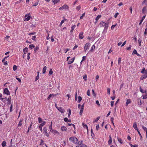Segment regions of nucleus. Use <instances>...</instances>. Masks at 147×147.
<instances>
[{
  "label": "nucleus",
  "mask_w": 147,
  "mask_h": 147,
  "mask_svg": "<svg viewBox=\"0 0 147 147\" xmlns=\"http://www.w3.org/2000/svg\"><path fill=\"white\" fill-rule=\"evenodd\" d=\"M100 27H104V28L103 32H107V30L108 29L109 27L108 23H107L104 22H101L99 24Z\"/></svg>",
  "instance_id": "nucleus-1"
},
{
  "label": "nucleus",
  "mask_w": 147,
  "mask_h": 147,
  "mask_svg": "<svg viewBox=\"0 0 147 147\" xmlns=\"http://www.w3.org/2000/svg\"><path fill=\"white\" fill-rule=\"evenodd\" d=\"M69 140L70 141L72 142L75 144H77L78 143V139L75 137H70L69 138Z\"/></svg>",
  "instance_id": "nucleus-2"
},
{
  "label": "nucleus",
  "mask_w": 147,
  "mask_h": 147,
  "mask_svg": "<svg viewBox=\"0 0 147 147\" xmlns=\"http://www.w3.org/2000/svg\"><path fill=\"white\" fill-rule=\"evenodd\" d=\"M90 46V43H86L84 47V50L85 52H86L89 49Z\"/></svg>",
  "instance_id": "nucleus-3"
},
{
  "label": "nucleus",
  "mask_w": 147,
  "mask_h": 147,
  "mask_svg": "<svg viewBox=\"0 0 147 147\" xmlns=\"http://www.w3.org/2000/svg\"><path fill=\"white\" fill-rule=\"evenodd\" d=\"M25 18L24 19V21H27L30 20L31 18V16L30 14H26L25 16Z\"/></svg>",
  "instance_id": "nucleus-4"
},
{
  "label": "nucleus",
  "mask_w": 147,
  "mask_h": 147,
  "mask_svg": "<svg viewBox=\"0 0 147 147\" xmlns=\"http://www.w3.org/2000/svg\"><path fill=\"white\" fill-rule=\"evenodd\" d=\"M78 146L77 147H86V146L82 144V141H80L77 143Z\"/></svg>",
  "instance_id": "nucleus-5"
},
{
  "label": "nucleus",
  "mask_w": 147,
  "mask_h": 147,
  "mask_svg": "<svg viewBox=\"0 0 147 147\" xmlns=\"http://www.w3.org/2000/svg\"><path fill=\"white\" fill-rule=\"evenodd\" d=\"M68 9L69 7L67 5H64L60 7L59 8V9L61 10L63 9L68 10Z\"/></svg>",
  "instance_id": "nucleus-6"
},
{
  "label": "nucleus",
  "mask_w": 147,
  "mask_h": 147,
  "mask_svg": "<svg viewBox=\"0 0 147 147\" xmlns=\"http://www.w3.org/2000/svg\"><path fill=\"white\" fill-rule=\"evenodd\" d=\"M56 108L61 113H63L65 112L64 109L61 107H58L56 106V105H55Z\"/></svg>",
  "instance_id": "nucleus-7"
},
{
  "label": "nucleus",
  "mask_w": 147,
  "mask_h": 147,
  "mask_svg": "<svg viewBox=\"0 0 147 147\" xmlns=\"http://www.w3.org/2000/svg\"><path fill=\"white\" fill-rule=\"evenodd\" d=\"M3 93L8 95H10V92L7 88H5L4 89Z\"/></svg>",
  "instance_id": "nucleus-8"
},
{
  "label": "nucleus",
  "mask_w": 147,
  "mask_h": 147,
  "mask_svg": "<svg viewBox=\"0 0 147 147\" xmlns=\"http://www.w3.org/2000/svg\"><path fill=\"white\" fill-rule=\"evenodd\" d=\"M46 123V122L45 121H43L41 124L39 126L40 130L42 132V127L44 126Z\"/></svg>",
  "instance_id": "nucleus-9"
},
{
  "label": "nucleus",
  "mask_w": 147,
  "mask_h": 147,
  "mask_svg": "<svg viewBox=\"0 0 147 147\" xmlns=\"http://www.w3.org/2000/svg\"><path fill=\"white\" fill-rule=\"evenodd\" d=\"M51 132L54 135L57 134V135H59V134H60L59 133V132H58L56 130H55L54 129H53V130H52Z\"/></svg>",
  "instance_id": "nucleus-10"
},
{
  "label": "nucleus",
  "mask_w": 147,
  "mask_h": 147,
  "mask_svg": "<svg viewBox=\"0 0 147 147\" xmlns=\"http://www.w3.org/2000/svg\"><path fill=\"white\" fill-rule=\"evenodd\" d=\"M61 130L63 131H65L67 130V128L64 126H62L61 127Z\"/></svg>",
  "instance_id": "nucleus-11"
},
{
  "label": "nucleus",
  "mask_w": 147,
  "mask_h": 147,
  "mask_svg": "<svg viewBox=\"0 0 147 147\" xmlns=\"http://www.w3.org/2000/svg\"><path fill=\"white\" fill-rule=\"evenodd\" d=\"M133 126L134 128L135 129V130H137V131L139 130L138 129L137 123L136 122H135L133 124Z\"/></svg>",
  "instance_id": "nucleus-12"
},
{
  "label": "nucleus",
  "mask_w": 147,
  "mask_h": 147,
  "mask_svg": "<svg viewBox=\"0 0 147 147\" xmlns=\"http://www.w3.org/2000/svg\"><path fill=\"white\" fill-rule=\"evenodd\" d=\"M75 57H73L72 59H70L68 61V64H71V63H72L74 62V60H75Z\"/></svg>",
  "instance_id": "nucleus-13"
},
{
  "label": "nucleus",
  "mask_w": 147,
  "mask_h": 147,
  "mask_svg": "<svg viewBox=\"0 0 147 147\" xmlns=\"http://www.w3.org/2000/svg\"><path fill=\"white\" fill-rule=\"evenodd\" d=\"M95 48V46L94 45H93L91 47L89 51L87 53L88 54L90 52H92L94 50Z\"/></svg>",
  "instance_id": "nucleus-14"
},
{
  "label": "nucleus",
  "mask_w": 147,
  "mask_h": 147,
  "mask_svg": "<svg viewBox=\"0 0 147 147\" xmlns=\"http://www.w3.org/2000/svg\"><path fill=\"white\" fill-rule=\"evenodd\" d=\"M83 33L82 32H81L79 34V38L80 39H82L84 38V36H83Z\"/></svg>",
  "instance_id": "nucleus-15"
},
{
  "label": "nucleus",
  "mask_w": 147,
  "mask_h": 147,
  "mask_svg": "<svg viewBox=\"0 0 147 147\" xmlns=\"http://www.w3.org/2000/svg\"><path fill=\"white\" fill-rule=\"evenodd\" d=\"M56 94H50L49 96L48 97V98H47V100H49V99H50V98H53L54 96H56Z\"/></svg>",
  "instance_id": "nucleus-16"
},
{
  "label": "nucleus",
  "mask_w": 147,
  "mask_h": 147,
  "mask_svg": "<svg viewBox=\"0 0 147 147\" xmlns=\"http://www.w3.org/2000/svg\"><path fill=\"white\" fill-rule=\"evenodd\" d=\"M28 48L27 47H25L23 49V51L24 54H26L27 52L28 51Z\"/></svg>",
  "instance_id": "nucleus-17"
},
{
  "label": "nucleus",
  "mask_w": 147,
  "mask_h": 147,
  "mask_svg": "<svg viewBox=\"0 0 147 147\" xmlns=\"http://www.w3.org/2000/svg\"><path fill=\"white\" fill-rule=\"evenodd\" d=\"M140 91L142 93H146V90H143L141 87V86L140 87Z\"/></svg>",
  "instance_id": "nucleus-18"
},
{
  "label": "nucleus",
  "mask_w": 147,
  "mask_h": 147,
  "mask_svg": "<svg viewBox=\"0 0 147 147\" xmlns=\"http://www.w3.org/2000/svg\"><path fill=\"white\" fill-rule=\"evenodd\" d=\"M109 140L108 141V144L109 145H110L112 143V137L111 135H110L109 136Z\"/></svg>",
  "instance_id": "nucleus-19"
},
{
  "label": "nucleus",
  "mask_w": 147,
  "mask_h": 147,
  "mask_svg": "<svg viewBox=\"0 0 147 147\" xmlns=\"http://www.w3.org/2000/svg\"><path fill=\"white\" fill-rule=\"evenodd\" d=\"M82 126L83 127H84V128H86L87 130V131H88V127L87 126V125L86 124L84 123H82Z\"/></svg>",
  "instance_id": "nucleus-20"
},
{
  "label": "nucleus",
  "mask_w": 147,
  "mask_h": 147,
  "mask_svg": "<svg viewBox=\"0 0 147 147\" xmlns=\"http://www.w3.org/2000/svg\"><path fill=\"white\" fill-rule=\"evenodd\" d=\"M131 101L130 99H128L127 100L126 102V103L125 106H127L129 103H130Z\"/></svg>",
  "instance_id": "nucleus-21"
},
{
  "label": "nucleus",
  "mask_w": 147,
  "mask_h": 147,
  "mask_svg": "<svg viewBox=\"0 0 147 147\" xmlns=\"http://www.w3.org/2000/svg\"><path fill=\"white\" fill-rule=\"evenodd\" d=\"M47 70V67L45 66L42 69V73L43 74H44L46 72V71Z\"/></svg>",
  "instance_id": "nucleus-22"
},
{
  "label": "nucleus",
  "mask_w": 147,
  "mask_h": 147,
  "mask_svg": "<svg viewBox=\"0 0 147 147\" xmlns=\"http://www.w3.org/2000/svg\"><path fill=\"white\" fill-rule=\"evenodd\" d=\"M75 27L76 26L75 25H74L71 26L70 30L71 32H72L73 31V30Z\"/></svg>",
  "instance_id": "nucleus-23"
},
{
  "label": "nucleus",
  "mask_w": 147,
  "mask_h": 147,
  "mask_svg": "<svg viewBox=\"0 0 147 147\" xmlns=\"http://www.w3.org/2000/svg\"><path fill=\"white\" fill-rule=\"evenodd\" d=\"M146 11V7H144L142 9V12L143 13H144Z\"/></svg>",
  "instance_id": "nucleus-24"
},
{
  "label": "nucleus",
  "mask_w": 147,
  "mask_h": 147,
  "mask_svg": "<svg viewBox=\"0 0 147 147\" xmlns=\"http://www.w3.org/2000/svg\"><path fill=\"white\" fill-rule=\"evenodd\" d=\"M35 46L33 44H31L29 45V48L30 49H32L33 48H34Z\"/></svg>",
  "instance_id": "nucleus-25"
},
{
  "label": "nucleus",
  "mask_w": 147,
  "mask_h": 147,
  "mask_svg": "<svg viewBox=\"0 0 147 147\" xmlns=\"http://www.w3.org/2000/svg\"><path fill=\"white\" fill-rule=\"evenodd\" d=\"M101 17V15H98V16L96 17L95 18L96 21H98L99 19Z\"/></svg>",
  "instance_id": "nucleus-26"
},
{
  "label": "nucleus",
  "mask_w": 147,
  "mask_h": 147,
  "mask_svg": "<svg viewBox=\"0 0 147 147\" xmlns=\"http://www.w3.org/2000/svg\"><path fill=\"white\" fill-rule=\"evenodd\" d=\"M146 78H147V77H146V76H145L144 75H143L142 76H141L140 79L141 80H142L144 79H146Z\"/></svg>",
  "instance_id": "nucleus-27"
},
{
  "label": "nucleus",
  "mask_w": 147,
  "mask_h": 147,
  "mask_svg": "<svg viewBox=\"0 0 147 147\" xmlns=\"http://www.w3.org/2000/svg\"><path fill=\"white\" fill-rule=\"evenodd\" d=\"M6 144V142L5 141H3L1 144V145L3 147L5 146Z\"/></svg>",
  "instance_id": "nucleus-28"
},
{
  "label": "nucleus",
  "mask_w": 147,
  "mask_h": 147,
  "mask_svg": "<svg viewBox=\"0 0 147 147\" xmlns=\"http://www.w3.org/2000/svg\"><path fill=\"white\" fill-rule=\"evenodd\" d=\"M67 111L69 113L68 115V117H69L70 116L71 113V111L70 109H68Z\"/></svg>",
  "instance_id": "nucleus-29"
},
{
  "label": "nucleus",
  "mask_w": 147,
  "mask_h": 147,
  "mask_svg": "<svg viewBox=\"0 0 147 147\" xmlns=\"http://www.w3.org/2000/svg\"><path fill=\"white\" fill-rule=\"evenodd\" d=\"M60 0H52V1L55 4L57 3Z\"/></svg>",
  "instance_id": "nucleus-30"
},
{
  "label": "nucleus",
  "mask_w": 147,
  "mask_h": 147,
  "mask_svg": "<svg viewBox=\"0 0 147 147\" xmlns=\"http://www.w3.org/2000/svg\"><path fill=\"white\" fill-rule=\"evenodd\" d=\"M64 121L66 122H70V121H69L67 117H65L64 118Z\"/></svg>",
  "instance_id": "nucleus-31"
},
{
  "label": "nucleus",
  "mask_w": 147,
  "mask_h": 147,
  "mask_svg": "<svg viewBox=\"0 0 147 147\" xmlns=\"http://www.w3.org/2000/svg\"><path fill=\"white\" fill-rule=\"evenodd\" d=\"M82 100V97L79 96L78 97V101L79 103H80Z\"/></svg>",
  "instance_id": "nucleus-32"
},
{
  "label": "nucleus",
  "mask_w": 147,
  "mask_h": 147,
  "mask_svg": "<svg viewBox=\"0 0 147 147\" xmlns=\"http://www.w3.org/2000/svg\"><path fill=\"white\" fill-rule=\"evenodd\" d=\"M143 99H145L147 98V94L142 95Z\"/></svg>",
  "instance_id": "nucleus-33"
},
{
  "label": "nucleus",
  "mask_w": 147,
  "mask_h": 147,
  "mask_svg": "<svg viewBox=\"0 0 147 147\" xmlns=\"http://www.w3.org/2000/svg\"><path fill=\"white\" fill-rule=\"evenodd\" d=\"M83 78L85 81L87 80V75L86 74H85L83 76Z\"/></svg>",
  "instance_id": "nucleus-34"
},
{
  "label": "nucleus",
  "mask_w": 147,
  "mask_h": 147,
  "mask_svg": "<svg viewBox=\"0 0 147 147\" xmlns=\"http://www.w3.org/2000/svg\"><path fill=\"white\" fill-rule=\"evenodd\" d=\"M52 122H51V125L49 127V129H50V131L51 132V131H52V130L53 129L52 127Z\"/></svg>",
  "instance_id": "nucleus-35"
},
{
  "label": "nucleus",
  "mask_w": 147,
  "mask_h": 147,
  "mask_svg": "<svg viewBox=\"0 0 147 147\" xmlns=\"http://www.w3.org/2000/svg\"><path fill=\"white\" fill-rule=\"evenodd\" d=\"M22 120H20L19 123L18 124V127H20L22 125Z\"/></svg>",
  "instance_id": "nucleus-36"
},
{
  "label": "nucleus",
  "mask_w": 147,
  "mask_h": 147,
  "mask_svg": "<svg viewBox=\"0 0 147 147\" xmlns=\"http://www.w3.org/2000/svg\"><path fill=\"white\" fill-rule=\"evenodd\" d=\"M17 69V66L16 65H14L13 67V70L14 71L16 70Z\"/></svg>",
  "instance_id": "nucleus-37"
},
{
  "label": "nucleus",
  "mask_w": 147,
  "mask_h": 147,
  "mask_svg": "<svg viewBox=\"0 0 147 147\" xmlns=\"http://www.w3.org/2000/svg\"><path fill=\"white\" fill-rule=\"evenodd\" d=\"M38 121L39 123H41L42 121V119L40 117L38 118Z\"/></svg>",
  "instance_id": "nucleus-38"
},
{
  "label": "nucleus",
  "mask_w": 147,
  "mask_h": 147,
  "mask_svg": "<svg viewBox=\"0 0 147 147\" xmlns=\"http://www.w3.org/2000/svg\"><path fill=\"white\" fill-rule=\"evenodd\" d=\"M118 140L119 142L121 144H122L123 143V141L120 138H118Z\"/></svg>",
  "instance_id": "nucleus-39"
},
{
  "label": "nucleus",
  "mask_w": 147,
  "mask_h": 147,
  "mask_svg": "<svg viewBox=\"0 0 147 147\" xmlns=\"http://www.w3.org/2000/svg\"><path fill=\"white\" fill-rule=\"evenodd\" d=\"M107 93L109 95L110 93V89L109 88H107Z\"/></svg>",
  "instance_id": "nucleus-40"
},
{
  "label": "nucleus",
  "mask_w": 147,
  "mask_h": 147,
  "mask_svg": "<svg viewBox=\"0 0 147 147\" xmlns=\"http://www.w3.org/2000/svg\"><path fill=\"white\" fill-rule=\"evenodd\" d=\"M81 9V6L80 5H79L77 6L76 8V10L78 11L79 10Z\"/></svg>",
  "instance_id": "nucleus-41"
},
{
  "label": "nucleus",
  "mask_w": 147,
  "mask_h": 147,
  "mask_svg": "<svg viewBox=\"0 0 147 147\" xmlns=\"http://www.w3.org/2000/svg\"><path fill=\"white\" fill-rule=\"evenodd\" d=\"M39 47L38 46H36L34 49V51L35 52V53L38 49H39Z\"/></svg>",
  "instance_id": "nucleus-42"
},
{
  "label": "nucleus",
  "mask_w": 147,
  "mask_h": 147,
  "mask_svg": "<svg viewBox=\"0 0 147 147\" xmlns=\"http://www.w3.org/2000/svg\"><path fill=\"white\" fill-rule=\"evenodd\" d=\"M99 119H100V117H97V118L93 122H97L99 120Z\"/></svg>",
  "instance_id": "nucleus-43"
},
{
  "label": "nucleus",
  "mask_w": 147,
  "mask_h": 147,
  "mask_svg": "<svg viewBox=\"0 0 147 147\" xmlns=\"http://www.w3.org/2000/svg\"><path fill=\"white\" fill-rule=\"evenodd\" d=\"M38 4V2H34V4L33 5V6H37Z\"/></svg>",
  "instance_id": "nucleus-44"
},
{
  "label": "nucleus",
  "mask_w": 147,
  "mask_h": 147,
  "mask_svg": "<svg viewBox=\"0 0 147 147\" xmlns=\"http://www.w3.org/2000/svg\"><path fill=\"white\" fill-rule=\"evenodd\" d=\"M142 40L141 39H139L138 40V42L139 46H140L141 45Z\"/></svg>",
  "instance_id": "nucleus-45"
},
{
  "label": "nucleus",
  "mask_w": 147,
  "mask_h": 147,
  "mask_svg": "<svg viewBox=\"0 0 147 147\" xmlns=\"http://www.w3.org/2000/svg\"><path fill=\"white\" fill-rule=\"evenodd\" d=\"M9 57V56L8 55V56L6 57L3 58V60H2V62L3 63L4 62V61H5V60L6 59L7 57Z\"/></svg>",
  "instance_id": "nucleus-46"
},
{
  "label": "nucleus",
  "mask_w": 147,
  "mask_h": 147,
  "mask_svg": "<svg viewBox=\"0 0 147 147\" xmlns=\"http://www.w3.org/2000/svg\"><path fill=\"white\" fill-rule=\"evenodd\" d=\"M53 73V71L52 69H51L49 71V74L50 75H52Z\"/></svg>",
  "instance_id": "nucleus-47"
},
{
  "label": "nucleus",
  "mask_w": 147,
  "mask_h": 147,
  "mask_svg": "<svg viewBox=\"0 0 147 147\" xmlns=\"http://www.w3.org/2000/svg\"><path fill=\"white\" fill-rule=\"evenodd\" d=\"M121 62V58H119L118 59V64L119 65L120 64Z\"/></svg>",
  "instance_id": "nucleus-48"
},
{
  "label": "nucleus",
  "mask_w": 147,
  "mask_h": 147,
  "mask_svg": "<svg viewBox=\"0 0 147 147\" xmlns=\"http://www.w3.org/2000/svg\"><path fill=\"white\" fill-rule=\"evenodd\" d=\"M16 78L19 82H21V80L20 78H18L17 76H16Z\"/></svg>",
  "instance_id": "nucleus-49"
},
{
  "label": "nucleus",
  "mask_w": 147,
  "mask_h": 147,
  "mask_svg": "<svg viewBox=\"0 0 147 147\" xmlns=\"http://www.w3.org/2000/svg\"><path fill=\"white\" fill-rule=\"evenodd\" d=\"M117 24H116L115 25H112V26L111 27V29L112 30L117 25Z\"/></svg>",
  "instance_id": "nucleus-50"
},
{
  "label": "nucleus",
  "mask_w": 147,
  "mask_h": 147,
  "mask_svg": "<svg viewBox=\"0 0 147 147\" xmlns=\"http://www.w3.org/2000/svg\"><path fill=\"white\" fill-rule=\"evenodd\" d=\"M83 110L84 109H80V115H81L82 114Z\"/></svg>",
  "instance_id": "nucleus-51"
},
{
  "label": "nucleus",
  "mask_w": 147,
  "mask_h": 147,
  "mask_svg": "<svg viewBox=\"0 0 147 147\" xmlns=\"http://www.w3.org/2000/svg\"><path fill=\"white\" fill-rule=\"evenodd\" d=\"M30 53H28V54H27V59L28 60H29L30 59Z\"/></svg>",
  "instance_id": "nucleus-52"
},
{
  "label": "nucleus",
  "mask_w": 147,
  "mask_h": 147,
  "mask_svg": "<svg viewBox=\"0 0 147 147\" xmlns=\"http://www.w3.org/2000/svg\"><path fill=\"white\" fill-rule=\"evenodd\" d=\"M138 104L139 105H140L142 104V103L141 102V100H138Z\"/></svg>",
  "instance_id": "nucleus-53"
},
{
  "label": "nucleus",
  "mask_w": 147,
  "mask_h": 147,
  "mask_svg": "<svg viewBox=\"0 0 147 147\" xmlns=\"http://www.w3.org/2000/svg\"><path fill=\"white\" fill-rule=\"evenodd\" d=\"M85 13H84L81 16H80V19H82L83 18V17H84L85 16Z\"/></svg>",
  "instance_id": "nucleus-54"
},
{
  "label": "nucleus",
  "mask_w": 147,
  "mask_h": 147,
  "mask_svg": "<svg viewBox=\"0 0 147 147\" xmlns=\"http://www.w3.org/2000/svg\"><path fill=\"white\" fill-rule=\"evenodd\" d=\"M137 52L136 50L134 49L133 51L132 54H137Z\"/></svg>",
  "instance_id": "nucleus-55"
},
{
  "label": "nucleus",
  "mask_w": 147,
  "mask_h": 147,
  "mask_svg": "<svg viewBox=\"0 0 147 147\" xmlns=\"http://www.w3.org/2000/svg\"><path fill=\"white\" fill-rule=\"evenodd\" d=\"M44 133L47 132V128L46 127H45L43 128Z\"/></svg>",
  "instance_id": "nucleus-56"
},
{
  "label": "nucleus",
  "mask_w": 147,
  "mask_h": 147,
  "mask_svg": "<svg viewBox=\"0 0 147 147\" xmlns=\"http://www.w3.org/2000/svg\"><path fill=\"white\" fill-rule=\"evenodd\" d=\"M146 70L145 68H144L143 69H142L141 72L142 74H144V71H146Z\"/></svg>",
  "instance_id": "nucleus-57"
},
{
  "label": "nucleus",
  "mask_w": 147,
  "mask_h": 147,
  "mask_svg": "<svg viewBox=\"0 0 147 147\" xmlns=\"http://www.w3.org/2000/svg\"><path fill=\"white\" fill-rule=\"evenodd\" d=\"M67 20L66 19H64L63 20H62L61 22V24H63L64 22Z\"/></svg>",
  "instance_id": "nucleus-58"
},
{
  "label": "nucleus",
  "mask_w": 147,
  "mask_h": 147,
  "mask_svg": "<svg viewBox=\"0 0 147 147\" xmlns=\"http://www.w3.org/2000/svg\"><path fill=\"white\" fill-rule=\"evenodd\" d=\"M87 94L88 96H90V91L89 90H88L87 92Z\"/></svg>",
  "instance_id": "nucleus-59"
},
{
  "label": "nucleus",
  "mask_w": 147,
  "mask_h": 147,
  "mask_svg": "<svg viewBox=\"0 0 147 147\" xmlns=\"http://www.w3.org/2000/svg\"><path fill=\"white\" fill-rule=\"evenodd\" d=\"M77 97H78L77 93V92H76V93L75 97V100H77Z\"/></svg>",
  "instance_id": "nucleus-60"
},
{
  "label": "nucleus",
  "mask_w": 147,
  "mask_h": 147,
  "mask_svg": "<svg viewBox=\"0 0 147 147\" xmlns=\"http://www.w3.org/2000/svg\"><path fill=\"white\" fill-rule=\"evenodd\" d=\"M78 47V45H75L74 47L73 48V50H74L75 49H76Z\"/></svg>",
  "instance_id": "nucleus-61"
},
{
  "label": "nucleus",
  "mask_w": 147,
  "mask_h": 147,
  "mask_svg": "<svg viewBox=\"0 0 147 147\" xmlns=\"http://www.w3.org/2000/svg\"><path fill=\"white\" fill-rule=\"evenodd\" d=\"M99 76L98 75H97L96 77V81H97L98 79H99Z\"/></svg>",
  "instance_id": "nucleus-62"
},
{
  "label": "nucleus",
  "mask_w": 147,
  "mask_h": 147,
  "mask_svg": "<svg viewBox=\"0 0 147 147\" xmlns=\"http://www.w3.org/2000/svg\"><path fill=\"white\" fill-rule=\"evenodd\" d=\"M36 36H32V39L33 40H35V39H36Z\"/></svg>",
  "instance_id": "nucleus-63"
},
{
  "label": "nucleus",
  "mask_w": 147,
  "mask_h": 147,
  "mask_svg": "<svg viewBox=\"0 0 147 147\" xmlns=\"http://www.w3.org/2000/svg\"><path fill=\"white\" fill-rule=\"evenodd\" d=\"M144 74H145V75L146 76V77H147V69L144 71Z\"/></svg>",
  "instance_id": "nucleus-64"
}]
</instances>
